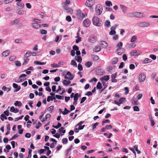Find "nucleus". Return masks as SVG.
<instances>
[{
    "instance_id": "8fccbe9b",
    "label": "nucleus",
    "mask_w": 158,
    "mask_h": 158,
    "mask_svg": "<svg viewBox=\"0 0 158 158\" xmlns=\"http://www.w3.org/2000/svg\"><path fill=\"white\" fill-rule=\"evenodd\" d=\"M133 110L134 111H139L140 110L139 107L137 106H135L133 107Z\"/></svg>"
},
{
    "instance_id": "bf43d9fd",
    "label": "nucleus",
    "mask_w": 158,
    "mask_h": 158,
    "mask_svg": "<svg viewBox=\"0 0 158 158\" xmlns=\"http://www.w3.org/2000/svg\"><path fill=\"white\" fill-rule=\"evenodd\" d=\"M19 135L18 134H16L15 135H14L13 136H12L11 138V139L10 140H13L14 139H15L16 138H17V137H18L19 136Z\"/></svg>"
},
{
    "instance_id": "7ed1b4c3",
    "label": "nucleus",
    "mask_w": 158,
    "mask_h": 158,
    "mask_svg": "<svg viewBox=\"0 0 158 158\" xmlns=\"http://www.w3.org/2000/svg\"><path fill=\"white\" fill-rule=\"evenodd\" d=\"M27 75L25 74H23L21 75L19 77V80H17V81H15V82L19 83L22 82L26 80V78L25 77Z\"/></svg>"
},
{
    "instance_id": "c03bdc74",
    "label": "nucleus",
    "mask_w": 158,
    "mask_h": 158,
    "mask_svg": "<svg viewBox=\"0 0 158 158\" xmlns=\"http://www.w3.org/2000/svg\"><path fill=\"white\" fill-rule=\"evenodd\" d=\"M24 62L23 63V65H25L29 61V59L27 58H25L24 59Z\"/></svg>"
},
{
    "instance_id": "72a5a7b5",
    "label": "nucleus",
    "mask_w": 158,
    "mask_h": 158,
    "mask_svg": "<svg viewBox=\"0 0 158 158\" xmlns=\"http://www.w3.org/2000/svg\"><path fill=\"white\" fill-rule=\"evenodd\" d=\"M106 5L108 6H112V4L111 2L110 1H106L105 2Z\"/></svg>"
},
{
    "instance_id": "9d476101",
    "label": "nucleus",
    "mask_w": 158,
    "mask_h": 158,
    "mask_svg": "<svg viewBox=\"0 0 158 158\" xmlns=\"http://www.w3.org/2000/svg\"><path fill=\"white\" fill-rule=\"evenodd\" d=\"M15 1L18 2L16 4L21 8H23L24 6V4L21 2L22 0H16Z\"/></svg>"
},
{
    "instance_id": "a18cd8bd",
    "label": "nucleus",
    "mask_w": 158,
    "mask_h": 158,
    "mask_svg": "<svg viewBox=\"0 0 158 158\" xmlns=\"http://www.w3.org/2000/svg\"><path fill=\"white\" fill-rule=\"evenodd\" d=\"M137 39V37L135 35H134L132 36L131 41V42H135V40Z\"/></svg>"
},
{
    "instance_id": "49530a36",
    "label": "nucleus",
    "mask_w": 158,
    "mask_h": 158,
    "mask_svg": "<svg viewBox=\"0 0 158 158\" xmlns=\"http://www.w3.org/2000/svg\"><path fill=\"white\" fill-rule=\"evenodd\" d=\"M56 98L59 99H64V96H63L56 95H55V98Z\"/></svg>"
},
{
    "instance_id": "338daca9",
    "label": "nucleus",
    "mask_w": 158,
    "mask_h": 158,
    "mask_svg": "<svg viewBox=\"0 0 158 158\" xmlns=\"http://www.w3.org/2000/svg\"><path fill=\"white\" fill-rule=\"evenodd\" d=\"M150 57L153 60H155L156 59V56L154 55H150Z\"/></svg>"
},
{
    "instance_id": "b1692460",
    "label": "nucleus",
    "mask_w": 158,
    "mask_h": 158,
    "mask_svg": "<svg viewBox=\"0 0 158 158\" xmlns=\"http://www.w3.org/2000/svg\"><path fill=\"white\" fill-rule=\"evenodd\" d=\"M118 59L117 57H114L112 59L111 63L113 64H116L118 61Z\"/></svg>"
},
{
    "instance_id": "6e6d98bb",
    "label": "nucleus",
    "mask_w": 158,
    "mask_h": 158,
    "mask_svg": "<svg viewBox=\"0 0 158 158\" xmlns=\"http://www.w3.org/2000/svg\"><path fill=\"white\" fill-rule=\"evenodd\" d=\"M78 69L80 71H81L83 70V67L81 64H79L78 65Z\"/></svg>"
},
{
    "instance_id": "680f3d73",
    "label": "nucleus",
    "mask_w": 158,
    "mask_h": 158,
    "mask_svg": "<svg viewBox=\"0 0 158 158\" xmlns=\"http://www.w3.org/2000/svg\"><path fill=\"white\" fill-rule=\"evenodd\" d=\"M73 50L77 51L79 49L78 47L76 45H74L73 47Z\"/></svg>"
},
{
    "instance_id": "2eb2a0df",
    "label": "nucleus",
    "mask_w": 158,
    "mask_h": 158,
    "mask_svg": "<svg viewBox=\"0 0 158 158\" xmlns=\"http://www.w3.org/2000/svg\"><path fill=\"white\" fill-rule=\"evenodd\" d=\"M110 77L109 75H106L104 77H101L100 78V80L101 81H107L109 79Z\"/></svg>"
},
{
    "instance_id": "774afa93",
    "label": "nucleus",
    "mask_w": 158,
    "mask_h": 158,
    "mask_svg": "<svg viewBox=\"0 0 158 158\" xmlns=\"http://www.w3.org/2000/svg\"><path fill=\"white\" fill-rule=\"evenodd\" d=\"M15 64L17 66H20L21 65V63L18 61H16L15 62Z\"/></svg>"
},
{
    "instance_id": "c85d7f7f",
    "label": "nucleus",
    "mask_w": 158,
    "mask_h": 158,
    "mask_svg": "<svg viewBox=\"0 0 158 158\" xmlns=\"http://www.w3.org/2000/svg\"><path fill=\"white\" fill-rule=\"evenodd\" d=\"M120 7L123 12L126 11L127 7L126 6L123 5H120Z\"/></svg>"
},
{
    "instance_id": "aec40b11",
    "label": "nucleus",
    "mask_w": 158,
    "mask_h": 158,
    "mask_svg": "<svg viewBox=\"0 0 158 158\" xmlns=\"http://www.w3.org/2000/svg\"><path fill=\"white\" fill-rule=\"evenodd\" d=\"M10 53V52L9 50L4 51L2 52V55L3 56L6 57L8 56Z\"/></svg>"
},
{
    "instance_id": "4be33fe9",
    "label": "nucleus",
    "mask_w": 158,
    "mask_h": 158,
    "mask_svg": "<svg viewBox=\"0 0 158 158\" xmlns=\"http://www.w3.org/2000/svg\"><path fill=\"white\" fill-rule=\"evenodd\" d=\"M51 117V115L50 114H47L45 116V118H43V119L41 120L42 122H44L45 120H46L48 119V118H49Z\"/></svg>"
},
{
    "instance_id": "e433bc0d",
    "label": "nucleus",
    "mask_w": 158,
    "mask_h": 158,
    "mask_svg": "<svg viewBox=\"0 0 158 158\" xmlns=\"http://www.w3.org/2000/svg\"><path fill=\"white\" fill-rule=\"evenodd\" d=\"M70 112V111L68 110L66 108L64 109V111L62 112V114L64 115H66Z\"/></svg>"
},
{
    "instance_id": "7c9ffc66",
    "label": "nucleus",
    "mask_w": 158,
    "mask_h": 158,
    "mask_svg": "<svg viewBox=\"0 0 158 158\" xmlns=\"http://www.w3.org/2000/svg\"><path fill=\"white\" fill-rule=\"evenodd\" d=\"M14 105L16 106H20L22 105V104L20 101H16L15 102Z\"/></svg>"
},
{
    "instance_id": "412c9836",
    "label": "nucleus",
    "mask_w": 158,
    "mask_h": 158,
    "mask_svg": "<svg viewBox=\"0 0 158 158\" xmlns=\"http://www.w3.org/2000/svg\"><path fill=\"white\" fill-rule=\"evenodd\" d=\"M101 50V48L100 46H95L93 50L95 52H99Z\"/></svg>"
},
{
    "instance_id": "0eeeda50",
    "label": "nucleus",
    "mask_w": 158,
    "mask_h": 158,
    "mask_svg": "<svg viewBox=\"0 0 158 158\" xmlns=\"http://www.w3.org/2000/svg\"><path fill=\"white\" fill-rule=\"evenodd\" d=\"M135 17L138 18H142L146 16L145 14L139 12H135Z\"/></svg>"
},
{
    "instance_id": "cd10ccee",
    "label": "nucleus",
    "mask_w": 158,
    "mask_h": 158,
    "mask_svg": "<svg viewBox=\"0 0 158 158\" xmlns=\"http://www.w3.org/2000/svg\"><path fill=\"white\" fill-rule=\"evenodd\" d=\"M81 96L80 94H79L78 93L74 95V100L75 101H77L78 97H80Z\"/></svg>"
},
{
    "instance_id": "6e6552de",
    "label": "nucleus",
    "mask_w": 158,
    "mask_h": 158,
    "mask_svg": "<svg viewBox=\"0 0 158 158\" xmlns=\"http://www.w3.org/2000/svg\"><path fill=\"white\" fill-rule=\"evenodd\" d=\"M138 25L139 26L143 27H148L150 25V24L148 23L144 22L139 23Z\"/></svg>"
},
{
    "instance_id": "f8f14e48",
    "label": "nucleus",
    "mask_w": 158,
    "mask_h": 158,
    "mask_svg": "<svg viewBox=\"0 0 158 158\" xmlns=\"http://www.w3.org/2000/svg\"><path fill=\"white\" fill-rule=\"evenodd\" d=\"M100 45L103 48H106L108 45L107 43L104 41H100Z\"/></svg>"
},
{
    "instance_id": "13d9d810",
    "label": "nucleus",
    "mask_w": 158,
    "mask_h": 158,
    "mask_svg": "<svg viewBox=\"0 0 158 158\" xmlns=\"http://www.w3.org/2000/svg\"><path fill=\"white\" fill-rule=\"evenodd\" d=\"M51 66L52 67H60V66L58 65L57 64L55 63H53L51 64Z\"/></svg>"
},
{
    "instance_id": "ea45409f",
    "label": "nucleus",
    "mask_w": 158,
    "mask_h": 158,
    "mask_svg": "<svg viewBox=\"0 0 158 158\" xmlns=\"http://www.w3.org/2000/svg\"><path fill=\"white\" fill-rule=\"evenodd\" d=\"M31 54L32 53L31 52L28 51L25 54L24 57L26 58H27L31 56Z\"/></svg>"
},
{
    "instance_id": "79ce46f5",
    "label": "nucleus",
    "mask_w": 158,
    "mask_h": 158,
    "mask_svg": "<svg viewBox=\"0 0 158 158\" xmlns=\"http://www.w3.org/2000/svg\"><path fill=\"white\" fill-rule=\"evenodd\" d=\"M135 12H132L128 14V16L130 17H135Z\"/></svg>"
},
{
    "instance_id": "dca6fc26",
    "label": "nucleus",
    "mask_w": 158,
    "mask_h": 158,
    "mask_svg": "<svg viewBox=\"0 0 158 158\" xmlns=\"http://www.w3.org/2000/svg\"><path fill=\"white\" fill-rule=\"evenodd\" d=\"M13 86L14 88L16 89V91H18L19 90L21 89V87L20 86H18V84L16 83H13Z\"/></svg>"
},
{
    "instance_id": "4468645a",
    "label": "nucleus",
    "mask_w": 158,
    "mask_h": 158,
    "mask_svg": "<svg viewBox=\"0 0 158 158\" xmlns=\"http://www.w3.org/2000/svg\"><path fill=\"white\" fill-rule=\"evenodd\" d=\"M116 77V73L113 74L111 76V81L113 82H116L117 81V80L115 78Z\"/></svg>"
},
{
    "instance_id": "1a4fd4ad",
    "label": "nucleus",
    "mask_w": 158,
    "mask_h": 158,
    "mask_svg": "<svg viewBox=\"0 0 158 158\" xmlns=\"http://www.w3.org/2000/svg\"><path fill=\"white\" fill-rule=\"evenodd\" d=\"M84 26L86 27H89L90 24V22L89 19H85L83 22Z\"/></svg>"
},
{
    "instance_id": "3c124183",
    "label": "nucleus",
    "mask_w": 158,
    "mask_h": 158,
    "mask_svg": "<svg viewBox=\"0 0 158 158\" xmlns=\"http://www.w3.org/2000/svg\"><path fill=\"white\" fill-rule=\"evenodd\" d=\"M110 25V22L109 20H106L105 23V26L108 27Z\"/></svg>"
},
{
    "instance_id": "f704fd0d",
    "label": "nucleus",
    "mask_w": 158,
    "mask_h": 158,
    "mask_svg": "<svg viewBox=\"0 0 158 158\" xmlns=\"http://www.w3.org/2000/svg\"><path fill=\"white\" fill-rule=\"evenodd\" d=\"M64 128V127H61L59 129V132L60 133L62 132L64 134L65 133L66 130H63V129Z\"/></svg>"
},
{
    "instance_id": "473e14b6",
    "label": "nucleus",
    "mask_w": 158,
    "mask_h": 158,
    "mask_svg": "<svg viewBox=\"0 0 158 158\" xmlns=\"http://www.w3.org/2000/svg\"><path fill=\"white\" fill-rule=\"evenodd\" d=\"M19 21L18 19H15L11 22L12 25L17 24Z\"/></svg>"
},
{
    "instance_id": "de8ad7c7",
    "label": "nucleus",
    "mask_w": 158,
    "mask_h": 158,
    "mask_svg": "<svg viewBox=\"0 0 158 158\" xmlns=\"http://www.w3.org/2000/svg\"><path fill=\"white\" fill-rule=\"evenodd\" d=\"M40 32L42 34H46L47 33V31L44 29L40 30Z\"/></svg>"
},
{
    "instance_id": "09e8293b",
    "label": "nucleus",
    "mask_w": 158,
    "mask_h": 158,
    "mask_svg": "<svg viewBox=\"0 0 158 158\" xmlns=\"http://www.w3.org/2000/svg\"><path fill=\"white\" fill-rule=\"evenodd\" d=\"M54 108V106H52L49 107L47 108V110L50 111V112H52V110H53Z\"/></svg>"
},
{
    "instance_id": "4d7b16f0",
    "label": "nucleus",
    "mask_w": 158,
    "mask_h": 158,
    "mask_svg": "<svg viewBox=\"0 0 158 158\" xmlns=\"http://www.w3.org/2000/svg\"><path fill=\"white\" fill-rule=\"evenodd\" d=\"M16 56H11L9 58V60L10 61H13L16 59Z\"/></svg>"
},
{
    "instance_id": "6ab92c4d",
    "label": "nucleus",
    "mask_w": 158,
    "mask_h": 158,
    "mask_svg": "<svg viewBox=\"0 0 158 158\" xmlns=\"http://www.w3.org/2000/svg\"><path fill=\"white\" fill-rule=\"evenodd\" d=\"M130 54L132 56H138L139 55V54L137 53V51L136 50H134L131 52L130 53Z\"/></svg>"
},
{
    "instance_id": "2f4dec72",
    "label": "nucleus",
    "mask_w": 158,
    "mask_h": 158,
    "mask_svg": "<svg viewBox=\"0 0 158 158\" xmlns=\"http://www.w3.org/2000/svg\"><path fill=\"white\" fill-rule=\"evenodd\" d=\"M152 61V60L149 59L148 58H146L143 61V64H146L148 63H150Z\"/></svg>"
},
{
    "instance_id": "f3484780",
    "label": "nucleus",
    "mask_w": 158,
    "mask_h": 158,
    "mask_svg": "<svg viewBox=\"0 0 158 158\" xmlns=\"http://www.w3.org/2000/svg\"><path fill=\"white\" fill-rule=\"evenodd\" d=\"M123 46V43L122 42H119L117 45V47L118 48L117 49L116 51L118 52L121 49V48Z\"/></svg>"
},
{
    "instance_id": "c9c22d12",
    "label": "nucleus",
    "mask_w": 158,
    "mask_h": 158,
    "mask_svg": "<svg viewBox=\"0 0 158 158\" xmlns=\"http://www.w3.org/2000/svg\"><path fill=\"white\" fill-rule=\"evenodd\" d=\"M46 62H41L38 61H35L34 62V63L35 64H36L44 65L45 64H46Z\"/></svg>"
},
{
    "instance_id": "69168bd1",
    "label": "nucleus",
    "mask_w": 158,
    "mask_h": 158,
    "mask_svg": "<svg viewBox=\"0 0 158 158\" xmlns=\"http://www.w3.org/2000/svg\"><path fill=\"white\" fill-rule=\"evenodd\" d=\"M66 10H67V12L69 13H72L73 12V10L71 8H68Z\"/></svg>"
},
{
    "instance_id": "f257e3e1",
    "label": "nucleus",
    "mask_w": 158,
    "mask_h": 158,
    "mask_svg": "<svg viewBox=\"0 0 158 158\" xmlns=\"http://www.w3.org/2000/svg\"><path fill=\"white\" fill-rule=\"evenodd\" d=\"M93 24L96 26L100 27L102 25V21L101 19L97 17H94L92 19Z\"/></svg>"
},
{
    "instance_id": "e2e57ef3",
    "label": "nucleus",
    "mask_w": 158,
    "mask_h": 158,
    "mask_svg": "<svg viewBox=\"0 0 158 158\" xmlns=\"http://www.w3.org/2000/svg\"><path fill=\"white\" fill-rule=\"evenodd\" d=\"M125 100V98H120L119 100V102H120L121 104Z\"/></svg>"
},
{
    "instance_id": "58836bf2",
    "label": "nucleus",
    "mask_w": 158,
    "mask_h": 158,
    "mask_svg": "<svg viewBox=\"0 0 158 158\" xmlns=\"http://www.w3.org/2000/svg\"><path fill=\"white\" fill-rule=\"evenodd\" d=\"M1 116V119L2 121H4V119H7V117L6 116V115L4 114H2Z\"/></svg>"
},
{
    "instance_id": "423d86ee",
    "label": "nucleus",
    "mask_w": 158,
    "mask_h": 158,
    "mask_svg": "<svg viewBox=\"0 0 158 158\" xmlns=\"http://www.w3.org/2000/svg\"><path fill=\"white\" fill-rule=\"evenodd\" d=\"M97 37L94 35H90L89 38V41L92 43L95 42L97 40Z\"/></svg>"
},
{
    "instance_id": "37998d69",
    "label": "nucleus",
    "mask_w": 158,
    "mask_h": 158,
    "mask_svg": "<svg viewBox=\"0 0 158 158\" xmlns=\"http://www.w3.org/2000/svg\"><path fill=\"white\" fill-rule=\"evenodd\" d=\"M71 65H73L74 67H77V64L74 60H72L71 61Z\"/></svg>"
},
{
    "instance_id": "5701e85b",
    "label": "nucleus",
    "mask_w": 158,
    "mask_h": 158,
    "mask_svg": "<svg viewBox=\"0 0 158 158\" xmlns=\"http://www.w3.org/2000/svg\"><path fill=\"white\" fill-rule=\"evenodd\" d=\"M32 26L35 28L38 29L40 27V25L37 23H34L32 24Z\"/></svg>"
},
{
    "instance_id": "603ef678",
    "label": "nucleus",
    "mask_w": 158,
    "mask_h": 158,
    "mask_svg": "<svg viewBox=\"0 0 158 158\" xmlns=\"http://www.w3.org/2000/svg\"><path fill=\"white\" fill-rule=\"evenodd\" d=\"M68 141V139L66 138H64L62 140V143L64 144H66L67 143Z\"/></svg>"
},
{
    "instance_id": "c756f323",
    "label": "nucleus",
    "mask_w": 158,
    "mask_h": 158,
    "mask_svg": "<svg viewBox=\"0 0 158 158\" xmlns=\"http://www.w3.org/2000/svg\"><path fill=\"white\" fill-rule=\"evenodd\" d=\"M92 65V63L90 61H88L86 62L85 64V66L87 68H89Z\"/></svg>"
},
{
    "instance_id": "20e7f679",
    "label": "nucleus",
    "mask_w": 158,
    "mask_h": 158,
    "mask_svg": "<svg viewBox=\"0 0 158 158\" xmlns=\"http://www.w3.org/2000/svg\"><path fill=\"white\" fill-rule=\"evenodd\" d=\"M146 76L143 73H141L139 75V80L140 83L143 82L145 80Z\"/></svg>"
},
{
    "instance_id": "4c0bfd02",
    "label": "nucleus",
    "mask_w": 158,
    "mask_h": 158,
    "mask_svg": "<svg viewBox=\"0 0 158 158\" xmlns=\"http://www.w3.org/2000/svg\"><path fill=\"white\" fill-rule=\"evenodd\" d=\"M138 146L137 145H135L133 147L134 149H135V151L137 152L138 154H140L141 152L138 149Z\"/></svg>"
},
{
    "instance_id": "a878e982",
    "label": "nucleus",
    "mask_w": 158,
    "mask_h": 158,
    "mask_svg": "<svg viewBox=\"0 0 158 158\" xmlns=\"http://www.w3.org/2000/svg\"><path fill=\"white\" fill-rule=\"evenodd\" d=\"M70 83L71 81H67L66 80H64L63 81V84L65 86H68Z\"/></svg>"
},
{
    "instance_id": "bb28decb",
    "label": "nucleus",
    "mask_w": 158,
    "mask_h": 158,
    "mask_svg": "<svg viewBox=\"0 0 158 158\" xmlns=\"http://www.w3.org/2000/svg\"><path fill=\"white\" fill-rule=\"evenodd\" d=\"M56 98L55 97H52L51 96H48V97L47 99V101L48 102H49L50 101H52L53 100H55Z\"/></svg>"
},
{
    "instance_id": "052dcab7",
    "label": "nucleus",
    "mask_w": 158,
    "mask_h": 158,
    "mask_svg": "<svg viewBox=\"0 0 158 158\" xmlns=\"http://www.w3.org/2000/svg\"><path fill=\"white\" fill-rule=\"evenodd\" d=\"M66 19L67 21L69 22H70L72 20L71 17L69 16H67L66 17Z\"/></svg>"
},
{
    "instance_id": "39448f33",
    "label": "nucleus",
    "mask_w": 158,
    "mask_h": 158,
    "mask_svg": "<svg viewBox=\"0 0 158 158\" xmlns=\"http://www.w3.org/2000/svg\"><path fill=\"white\" fill-rule=\"evenodd\" d=\"M94 3V0H87L85 4L87 6L89 7H91L93 6Z\"/></svg>"
},
{
    "instance_id": "0e129e2a",
    "label": "nucleus",
    "mask_w": 158,
    "mask_h": 158,
    "mask_svg": "<svg viewBox=\"0 0 158 158\" xmlns=\"http://www.w3.org/2000/svg\"><path fill=\"white\" fill-rule=\"evenodd\" d=\"M42 124L40 122H39L36 125V128L39 129V127L41 126Z\"/></svg>"
},
{
    "instance_id": "393cba45",
    "label": "nucleus",
    "mask_w": 158,
    "mask_h": 158,
    "mask_svg": "<svg viewBox=\"0 0 158 158\" xmlns=\"http://www.w3.org/2000/svg\"><path fill=\"white\" fill-rule=\"evenodd\" d=\"M92 56V59L94 61H97L99 59V57L97 55H93Z\"/></svg>"
},
{
    "instance_id": "9b49d317",
    "label": "nucleus",
    "mask_w": 158,
    "mask_h": 158,
    "mask_svg": "<svg viewBox=\"0 0 158 158\" xmlns=\"http://www.w3.org/2000/svg\"><path fill=\"white\" fill-rule=\"evenodd\" d=\"M84 122L83 121H81L79 123H78L77 125L76 126L77 127V126H79L78 129L79 130H82L83 129V128L85 127V125H84L82 126H81V125L84 123Z\"/></svg>"
},
{
    "instance_id": "864d4df0",
    "label": "nucleus",
    "mask_w": 158,
    "mask_h": 158,
    "mask_svg": "<svg viewBox=\"0 0 158 158\" xmlns=\"http://www.w3.org/2000/svg\"><path fill=\"white\" fill-rule=\"evenodd\" d=\"M74 77V76L70 77H68L66 75H65L64 77L65 79H68L69 80H71L73 79Z\"/></svg>"
},
{
    "instance_id": "a211bd4d",
    "label": "nucleus",
    "mask_w": 158,
    "mask_h": 158,
    "mask_svg": "<svg viewBox=\"0 0 158 158\" xmlns=\"http://www.w3.org/2000/svg\"><path fill=\"white\" fill-rule=\"evenodd\" d=\"M75 60L78 62L81 63L82 60L81 57L80 56H76L75 57Z\"/></svg>"
},
{
    "instance_id": "f03ea898",
    "label": "nucleus",
    "mask_w": 158,
    "mask_h": 158,
    "mask_svg": "<svg viewBox=\"0 0 158 158\" xmlns=\"http://www.w3.org/2000/svg\"><path fill=\"white\" fill-rule=\"evenodd\" d=\"M103 10L102 6L100 4L98 5L96 7V12L97 15H100Z\"/></svg>"
},
{
    "instance_id": "5fc2aeb1",
    "label": "nucleus",
    "mask_w": 158,
    "mask_h": 158,
    "mask_svg": "<svg viewBox=\"0 0 158 158\" xmlns=\"http://www.w3.org/2000/svg\"><path fill=\"white\" fill-rule=\"evenodd\" d=\"M99 124L98 123H96L94 124H92L93 126V130H94L96 128V127Z\"/></svg>"
},
{
    "instance_id": "a19ab883",
    "label": "nucleus",
    "mask_w": 158,
    "mask_h": 158,
    "mask_svg": "<svg viewBox=\"0 0 158 158\" xmlns=\"http://www.w3.org/2000/svg\"><path fill=\"white\" fill-rule=\"evenodd\" d=\"M96 87L98 89H101L102 87L101 83L99 82H98Z\"/></svg>"
},
{
    "instance_id": "ddd939ff",
    "label": "nucleus",
    "mask_w": 158,
    "mask_h": 158,
    "mask_svg": "<svg viewBox=\"0 0 158 158\" xmlns=\"http://www.w3.org/2000/svg\"><path fill=\"white\" fill-rule=\"evenodd\" d=\"M131 103L132 104L134 105H138V101L136 99V98L133 97L131 100Z\"/></svg>"
}]
</instances>
